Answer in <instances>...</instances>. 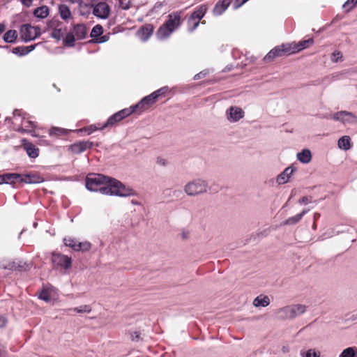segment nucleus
<instances>
[{
  "mask_svg": "<svg viewBox=\"0 0 357 357\" xmlns=\"http://www.w3.org/2000/svg\"><path fill=\"white\" fill-rule=\"evenodd\" d=\"M6 29V26L4 24L0 23V33L3 32Z\"/></svg>",
  "mask_w": 357,
  "mask_h": 357,
  "instance_id": "nucleus-59",
  "label": "nucleus"
},
{
  "mask_svg": "<svg viewBox=\"0 0 357 357\" xmlns=\"http://www.w3.org/2000/svg\"><path fill=\"white\" fill-rule=\"evenodd\" d=\"M40 29L38 26L24 24L20 29L21 38L25 42L34 40L40 35Z\"/></svg>",
  "mask_w": 357,
  "mask_h": 357,
  "instance_id": "nucleus-10",
  "label": "nucleus"
},
{
  "mask_svg": "<svg viewBox=\"0 0 357 357\" xmlns=\"http://www.w3.org/2000/svg\"><path fill=\"white\" fill-rule=\"evenodd\" d=\"M153 30V26L147 24L139 29L138 34L142 40H146L151 36Z\"/></svg>",
  "mask_w": 357,
  "mask_h": 357,
  "instance_id": "nucleus-20",
  "label": "nucleus"
},
{
  "mask_svg": "<svg viewBox=\"0 0 357 357\" xmlns=\"http://www.w3.org/2000/svg\"><path fill=\"white\" fill-rule=\"evenodd\" d=\"M160 96V91H155L151 94L144 97L140 102L135 105L131 107L133 112H136L137 109L139 112H142L148 109L151 105L155 103L156 99Z\"/></svg>",
  "mask_w": 357,
  "mask_h": 357,
  "instance_id": "nucleus-9",
  "label": "nucleus"
},
{
  "mask_svg": "<svg viewBox=\"0 0 357 357\" xmlns=\"http://www.w3.org/2000/svg\"><path fill=\"white\" fill-rule=\"evenodd\" d=\"M68 312H74L77 313H89L91 311V307L89 305H84L78 307L70 308L68 310Z\"/></svg>",
  "mask_w": 357,
  "mask_h": 357,
  "instance_id": "nucleus-29",
  "label": "nucleus"
},
{
  "mask_svg": "<svg viewBox=\"0 0 357 357\" xmlns=\"http://www.w3.org/2000/svg\"><path fill=\"white\" fill-rule=\"evenodd\" d=\"M59 12L61 19L63 20H68L72 17V13L69 7L65 4H61L59 6Z\"/></svg>",
  "mask_w": 357,
  "mask_h": 357,
  "instance_id": "nucleus-24",
  "label": "nucleus"
},
{
  "mask_svg": "<svg viewBox=\"0 0 357 357\" xmlns=\"http://www.w3.org/2000/svg\"><path fill=\"white\" fill-rule=\"evenodd\" d=\"M357 4V0H347L343 5V8L347 11H350Z\"/></svg>",
  "mask_w": 357,
  "mask_h": 357,
  "instance_id": "nucleus-39",
  "label": "nucleus"
},
{
  "mask_svg": "<svg viewBox=\"0 0 357 357\" xmlns=\"http://www.w3.org/2000/svg\"><path fill=\"white\" fill-rule=\"evenodd\" d=\"M71 3H77L79 8H89V3H84L82 0H68Z\"/></svg>",
  "mask_w": 357,
  "mask_h": 357,
  "instance_id": "nucleus-44",
  "label": "nucleus"
},
{
  "mask_svg": "<svg viewBox=\"0 0 357 357\" xmlns=\"http://www.w3.org/2000/svg\"><path fill=\"white\" fill-rule=\"evenodd\" d=\"M181 25V15L178 13H174L168 15L167 22L160 27L157 32L160 39L169 37L172 33Z\"/></svg>",
  "mask_w": 357,
  "mask_h": 357,
  "instance_id": "nucleus-3",
  "label": "nucleus"
},
{
  "mask_svg": "<svg viewBox=\"0 0 357 357\" xmlns=\"http://www.w3.org/2000/svg\"><path fill=\"white\" fill-rule=\"evenodd\" d=\"M312 197L305 196L299 199V203L301 204H307L311 203L312 202Z\"/></svg>",
  "mask_w": 357,
  "mask_h": 357,
  "instance_id": "nucleus-47",
  "label": "nucleus"
},
{
  "mask_svg": "<svg viewBox=\"0 0 357 357\" xmlns=\"http://www.w3.org/2000/svg\"><path fill=\"white\" fill-rule=\"evenodd\" d=\"M7 351L6 348L0 344V357H6Z\"/></svg>",
  "mask_w": 357,
  "mask_h": 357,
  "instance_id": "nucleus-52",
  "label": "nucleus"
},
{
  "mask_svg": "<svg viewBox=\"0 0 357 357\" xmlns=\"http://www.w3.org/2000/svg\"><path fill=\"white\" fill-rule=\"evenodd\" d=\"M210 187L206 181L195 178L188 182L183 187V191L189 197H197L206 194Z\"/></svg>",
  "mask_w": 357,
  "mask_h": 357,
  "instance_id": "nucleus-2",
  "label": "nucleus"
},
{
  "mask_svg": "<svg viewBox=\"0 0 357 357\" xmlns=\"http://www.w3.org/2000/svg\"><path fill=\"white\" fill-rule=\"evenodd\" d=\"M248 0H235L234 6V8H238L241 6H243L245 3H246Z\"/></svg>",
  "mask_w": 357,
  "mask_h": 357,
  "instance_id": "nucleus-50",
  "label": "nucleus"
},
{
  "mask_svg": "<svg viewBox=\"0 0 357 357\" xmlns=\"http://www.w3.org/2000/svg\"><path fill=\"white\" fill-rule=\"evenodd\" d=\"M342 57V54L339 52V51H335L333 54H332V57H331V60L333 61V62H337L339 61L340 60H341Z\"/></svg>",
  "mask_w": 357,
  "mask_h": 357,
  "instance_id": "nucleus-43",
  "label": "nucleus"
},
{
  "mask_svg": "<svg viewBox=\"0 0 357 357\" xmlns=\"http://www.w3.org/2000/svg\"><path fill=\"white\" fill-rule=\"evenodd\" d=\"M131 203L134 205H139L140 204L137 201L132 200Z\"/></svg>",
  "mask_w": 357,
  "mask_h": 357,
  "instance_id": "nucleus-60",
  "label": "nucleus"
},
{
  "mask_svg": "<svg viewBox=\"0 0 357 357\" xmlns=\"http://www.w3.org/2000/svg\"><path fill=\"white\" fill-rule=\"evenodd\" d=\"M207 10V6L203 4L196 8L191 13L187 22L188 29L189 31H194L198 27L199 23L203 24H206V21L201 22V20L204 17Z\"/></svg>",
  "mask_w": 357,
  "mask_h": 357,
  "instance_id": "nucleus-5",
  "label": "nucleus"
},
{
  "mask_svg": "<svg viewBox=\"0 0 357 357\" xmlns=\"http://www.w3.org/2000/svg\"><path fill=\"white\" fill-rule=\"evenodd\" d=\"M295 171L293 165H291V174L294 173V172Z\"/></svg>",
  "mask_w": 357,
  "mask_h": 357,
  "instance_id": "nucleus-62",
  "label": "nucleus"
},
{
  "mask_svg": "<svg viewBox=\"0 0 357 357\" xmlns=\"http://www.w3.org/2000/svg\"><path fill=\"white\" fill-rule=\"evenodd\" d=\"M77 40L75 35L73 32L67 33L65 39L64 43L66 45L69 47H73L75 45V41Z\"/></svg>",
  "mask_w": 357,
  "mask_h": 357,
  "instance_id": "nucleus-30",
  "label": "nucleus"
},
{
  "mask_svg": "<svg viewBox=\"0 0 357 357\" xmlns=\"http://www.w3.org/2000/svg\"><path fill=\"white\" fill-rule=\"evenodd\" d=\"M17 37V33L15 30H9L3 36V40L6 43H13L15 41Z\"/></svg>",
  "mask_w": 357,
  "mask_h": 357,
  "instance_id": "nucleus-28",
  "label": "nucleus"
},
{
  "mask_svg": "<svg viewBox=\"0 0 357 357\" xmlns=\"http://www.w3.org/2000/svg\"><path fill=\"white\" fill-rule=\"evenodd\" d=\"M356 349L354 347H349L344 349L340 357H355Z\"/></svg>",
  "mask_w": 357,
  "mask_h": 357,
  "instance_id": "nucleus-35",
  "label": "nucleus"
},
{
  "mask_svg": "<svg viewBox=\"0 0 357 357\" xmlns=\"http://www.w3.org/2000/svg\"><path fill=\"white\" fill-rule=\"evenodd\" d=\"M290 54V45L282 44L272 49L264 57V61L266 63H270L277 58L288 56Z\"/></svg>",
  "mask_w": 357,
  "mask_h": 357,
  "instance_id": "nucleus-6",
  "label": "nucleus"
},
{
  "mask_svg": "<svg viewBox=\"0 0 357 357\" xmlns=\"http://www.w3.org/2000/svg\"><path fill=\"white\" fill-rule=\"evenodd\" d=\"M306 310V307L301 304H296L291 305V317L298 316L304 313Z\"/></svg>",
  "mask_w": 357,
  "mask_h": 357,
  "instance_id": "nucleus-27",
  "label": "nucleus"
},
{
  "mask_svg": "<svg viewBox=\"0 0 357 357\" xmlns=\"http://www.w3.org/2000/svg\"><path fill=\"white\" fill-rule=\"evenodd\" d=\"M140 333L137 331H135L130 333V338L132 340L138 341L139 340Z\"/></svg>",
  "mask_w": 357,
  "mask_h": 357,
  "instance_id": "nucleus-51",
  "label": "nucleus"
},
{
  "mask_svg": "<svg viewBox=\"0 0 357 357\" xmlns=\"http://www.w3.org/2000/svg\"><path fill=\"white\" fill-rule=\"evenodd\" d=\"M156 163L159 166L165 167L167 165V161L165 158H158L156 160Z\"/></svg>",
  "mask_w": 357,
  "mask_h": 357,
  "instance_id": "nucleus-49",
  "label": "nucleus"
},
{
  "mask_svg": "<svg viewBox=\"0 0 357 357\" xmlns=\"http://www.w3.org/2000/svg\"><path fill=\"white\" fill-rule=\"evenodd\" d=\"M91 243L89 242L78 243L77 251H88L91 248Z\"/></svg>",
  "mask_w": 357,
  "mask_h": 357,
  "instance_id": "nucleus-40",
  "label": "nucleus"
},
{
  "mask_svg": "<svg viewBox=\"0 0 357 357\" xmlns=\"http://www.w3.org/2000/svg\"><path fill=\"white\" fill-rule=\"evenodd\" d=\"M134 113L133 109H132L131 107L130 108H126L122 109L112 116H111L106 123L100 128L104 129L107 127H112L115 126L118 122L123 120L124 118L128 116L131 114Z\"/></svg>",
  "mask_w": 357,
  "mask_h": 357,
  "instance_id": "nucleus-11",
  "label": "nucleus"
},
{
  "mask_svg": "<svg viewBox=\"0 0 357 357\" xmlns=\"http://www.w3.org/2000/svg\"><path fill=\"white\" fill-rule=\"evenodd\" d=\"M312 43H313L312 39L302 40V41L298 42V43H294V46H292L293 43H291V54L298 52L309 47Z\"/></svg>",
  "mask_w": 357,
  "mask_h": 357,
  "instance_id": "nucleus-18",
  "label": "nucleus"
},
{
  "mask_svg": "<svg viewBox=\"0 0 357 357\" xmlns=\"http://www.w3.org/2000/svg\"><path fill=\"white\" fill-rule=\"evenodd\" d=\"M112 178L100 174H89L86 178V188L93 192H100L103 195H108L109 192V183Z\"/></svg>",
  "mask_w": 357,
  "mask_h": 357,
  "instance_id": "nucleus-1",
  "label": "nucleus"
},
{
  "mask_svg": "<svg viewBox=\"0 0 357 357\" xmlns=\"http://www.w3.org/2000/svg\"><path fill=\"white\" fill-rule=\"evenodd\" d=\"M8 181H10V183H12V178H10L9 174L0 175V184L3 183H8Z\"/></svg>",
  "mask_w": 357,
  "mask_h": 357,
  "instance_id": "nucleus-45",
  "label": "nucleus"
},
{
  "mask_svg": "<svg viewBox=\"0 0 357 357\" xmlns=\"http://www.w3.org/2000/svg\"><path fill=\"white\" fill-rule=\"evenodd\" d=\"M290 312V309L289 307H284L280 308L277 312V315L279 319H285L288 317Z\"/></svg>",
  "mask_w": 357,
  "mask_h": 357,
  "instance_id": "nucleus-32",
  "label": "nucleus"
},
{
  "mask_svg": "<svg viewBox=\"0 0 357 357\" xmlns=\"http://www.w3.org/2000/svg\"><path fill=\"white\" fill-rule=\"evenodd\" d=\"M77 40L84 39L86 35L87 29L84 24H78L74 26L73 31Z\"/></svg>",
  "mask_w": 357,
  "mask_h": 357,
  "instance_id": "nucleus-19",
  "label": "nucleus"
},
{
  "mask_svg": "<svg viewBox=\"0 0 357 357\" xmlns=\"http://www.w3.org/2000/svg\"><path fill=\"white\" fill-rule=\"evenodd\" d=\"M20 115H21V112H20V111L15 109V110L13 112V116H14V117L20 116Z\"/></svg>",
  "mask_w": 357,
  "mask_h": 357,
  "instance_id": "nucleus-58",
  "label": "nucleus"
},
{
  "mask_svg": "<svg viewBox=\"0 0 357 357\" xmlns=\"http://www.w3.org/2000/svg\"><path fill=\"white\" fill-rule=\"evenodd\" d=\"M23 147L30 158H36L38 156L39 149L26 139L22 140Z\"/></svg>",
  "mask_w": 357,
  "mask_h": 357,
  "instance_id": "nucleus-16",
  "label": "nucleus"
},
{
  "mask_svg": "<svg viewBox=\"0 0 357 357\" xmlns=\"http://www.w3.org/2000/svg\"><path fill=\"white\" fill-rule=\"evenodd\" d=\"M21 1L24 5L26 6H30L32 3L33 0H21Z\"/></svg>",
  "mask_w": 357,
  "mask_h": 357,
  "instance_id": "nucleus-56",
  "label": "nucleus"
},
{
  "mask_svg": "<svg viewBox=\"0 0 357 357\" xmlns=\"http://www.w3.org/2000/svg\"><path fill=\"white\" fill-rule=\"evenodd\" d=\"M231 0H219L215 5L213 9V13L214 15H222L229 7Z\"/></svg>",
  "mask_w": 357,
  "mask_h": 357,
  "instance_id": "nucleus-17",
  "label": "nucleus"
},
{
  "mask_svg": "<svg viewBox=\"0 0 357 357\" xmlns=\"http://www.w3.org/2000/svg\"><path fill=\"white\" fill-rule=\"evenodd\" d=\"M226 115L229 122L234 123L243 118L244 112L241 107L231 106L227 110Z\"/></svg>",
  "mask_w": 357,
  "mask_h": 357,
  "instance_id": "nucleus-13",
  "label": "nucleus"
},
{
  "mask_svg": "<svg viewBox=\"0 0 357 357\" xmlns=\"http://www.w3.org/2000/svg\"><path fill=\"white\" fill-rule=\"evenodd\" d=\"M8 266H9V267H8V268H13V266H11V265H9ZM4 268H7V267H6V266H4Z\"/></svg>",
  "mask_w": 357,
  "mask_h": 357,
  "instance_id": "nucleus-63",
  "label": "nucleus"
},
{
  "mask_svg": "<svg viewBox=\"0 0 357 357\" xmlns=\"http://www.w3.org/2000/svg\"><path fill=\"white\" fill-rule=\"evenodd\" d=\"M351 116V113L345 112V111H341L335 113L333 115V119L336 121H340L344 122V116Z\"/></svg>",
  "mask_w": 357,
  "mask_h": 357,
  "instance_id": "nucleus-33",
  "label": "nucleus"
},
{
  "mask_svg": "<svg viewBox=\"0 0 357 357\" xmlns=\"http://www.w3.org/2000/svg\"><path fill=\"white\" fill-rule=\"evenodd\" d=\"M204 75H205V74H204V73H198V74H197V75H195V77H194V79H195V80H197V79H200V78L203 77Z\"/></svg>",
  "mask_w": 357,
  "mask_h": 357,
  "instance_id": "nucleus-57",
  "label": "nucleus"
},
{
  "mask_svg": "<svg viewBox=\"0 0 357 357\" xmlns=\"http://www.w3.org/2000/svg\"><path fill=\"white\" fill-rule=\"evenodd\" d=\"M180 192H181V191H179V190H178V191H177V190H175V191L174 192V194H176V193H180Z\"/></svg>",
  "mask_w": 357,
  "mask_h": 357,
  "instance_id": "nucleus-64",
  "label": "nucleus"
},
{
  "mask_svg": "<svg viewBox=\"0 0 357 357\" xmlns=\"http://www.w3.org/2000/svg\"><path fill=\"white\" fill-rule=\"evenodd\" d=\"M33 15L38 18H45L49 15V8L46 6H43L35 9Z\"/></svg>",
  "mask_w": 357,
  "mask_h": 357,
  "instance_id": "nucleus-26",
  "label": "nucleus"
},
{
  "mask_svg": "<svg viewBox=\"0 0 357 357\" xmlns=\"http://www.w3.org/2000/svg\"><path fill=\"white\" fill-rule=\"evenodd\" d=\"M290 167H287L281 174L276 178V183L278 185L287 183L290 178V172H289Z\"/></svg>",
  "mask_w": 357,
  "mask_h": 357,
  "instance_id": "nucleus-23",
  "label": "nucleus"
},
{
  "mask_svg": "<svg viewBox=\"0 0 357 357\" xmlns=\"http://www.w3.org/2000/svg\"><path fill=\"white\" fill-rule=\"evenodd\" d=\"M270 304V298L268 296L260 295L253 301L255 307H266Z\"/></svg>",
  "mask_w": 357,
  "mask_h": 357,
  "instance_id": "nucleus-22",
  "label": "nucleus"
},
{
  "mask_svg": "<svg viewBox=\"0 0 357 357\" xmlns=\"http://www.w3.org/2000/svg\"><path fill=\"white\" fill-rule=\"evenodd\" d=\"M181 235L182 239L186 240L188 238V237L190 236V232L188 231H182Z\"/></svg>",
  "mask_w": 357,
  "mask_h": 357,
  "instance_id": "nucleus-55",
  "label": "nucleus"
},
{
  "mask_svg": "<svg viewBox=\"0 0 357 357\" xmlns=\"http://www.w3.org/2000/svg\"><path fill=\"white\" fill-rule=\"evenodd\" d=\"M67 130L58 127H54L50 130V135L61 136L67 134Z\"/></svg>",
  "mask_w": 357,
  "mask_h": 357,
  "instance_id": "nucleus-31",
  "label": "nucleus"
},
{
  "mask_svg": "<svg viewBox=\"0 0 357 357\" xmlns=\"http://www.w3.org/2000/svg\"><path fill=\"white\" fill-rule=\"evenodd\" d=\"M51 36L52 38L59 40L63 36V31L60 28H56L52 31Z\"/></svg>",
  "mask_w": 357,
  "mask_h": 357,
  "instance_id": "nucleus-38",
  "label": "nucleus"
},
{
  "mask_svg": "<svg viewBox=\"0 0 357 357\" xmlns=\"http://www.w3.org/2000/svg\"><path fill=\"white\" fill-rule=\"evenodd\" d=\"M102 33V26L101 25H96L91 31V37L96 38Z\"/></svg>",
  "mask_w": 357,
  "mask_h": 357,
  "instance_id": "nucleus-34",
  "label": "nucleus"
},
{
  "mask_svg": "<svg viewBox=\"0 0 357 357\" xmlns=\"http://www.w3.org/2000/svg\"><path fill=\"white\" fill-rule=\"evenodd\" d=\"M337 144L340 149L349 150L351 148V138L349 136H343L339 139Z\"/></svg>",
  "mask_w": 357,
  "mask_h": 357,
  "instance_id": "nucleus-25",
  "label": "nucleus"
},
{
  "mask_svg": "<svg viewBox=\"0 0 357 357\" xmlns=\"http://www.w3.org/2000/svg\"><path fill=\"white\" fill-rule=\"evenodd\" d=\"M7 319L4 316H0V328L6 326L7 324Z\"/></svg>",
  "mask_w": 357,
  "mask_h": 357,
  "instance_id": "nucleus-53",
  "label": "nucleus"
},
{
  "mask_svg": "<svg viewBox=\"0 0 357 357\" xmlns=\"http://www.w3.org/2000/svg\"><path fill=\"white\" fill-rule=\"evenodd\" d=\"M307 211L308 210H303L301 213L291 217V223L298 222Z\"/></svg>",
  "mask_w": 357,
  "mask_h": 357,
  "instance_id": "nucleus-42",
  "label": "nucleus"
},
{
  "mask_svg": "<svg viewBox=\"0 0 357 357\" xmlns=\"http://www.w3.org/2000/svg\"><path fill=\"white\" fill-rule=\"evenodd\" d=\"M36 46V45L24 46V50H26V54H29V52L33 51L35 49Z\"/></svg>",
  "mask_w": 357,
  "mask_h": 357,
  "instance_id": "nucleus-54",
  "label": "nucleus"
},
{
  "mask_svg": "<svg viewBox=\"0 0 357 357\" xmlns=\"http://www.w3.org/2000/svg\"><path fill=\"white\" fill-rule=\"evenodd\" d=\"M298 160L304 164L309 163L312 160V153L309 149H303L297 153Z\"/></svg>",
  "mask_w": 357,
  "mask_h": 357,
  "instance_id": "nucleus-21",
  "label": "nucleus"
},
{
  "mask_svg": "<svg viewBox=\"0 0 357 357\" xmlns=\"http://www.w3.org/2000/svg\"><path fill=\"white\" fill-rule=\"evenodd\" d=\"M93 146V142L89 140L79 141L72 144L70 146L71 151L75 154H79L87 149H91Z\"/></svg>",
  "mask_w": 357,
  "mask_h": 357,
  "instance_id": "nucleus-14",
  "label": "nucleus"
},
{
  "mask_svg": "<svg viewBox=\"0 0 357 357\" xmlns=\"http://www.w3.org/2000/svg\"><path fill=\"white\" fill-rule=\"evenodd\" d=\"M64 243L66 246H69L74 250L77 251L78 243L75 239L64 238Z\"/></svg>",
  "mask_w": 357,
  "mask_h": 357,
  "instance_id": "nucleus-36",
  "label": "nucleus"
},
{
  "mask_svg": "<svg viewBox=\"0 0 357 357\" xmlns=\"http://www.w3.org/2000/svg\"><path fill=\"white\" fill-rule=\"evenodd\" d=\"M13 53L15 54L18 56H24L26 54V50H24V46L22 47H17L13 49Z\"/></svg>",
  "mask_w": 357,
  "mask_h": 357,
  "instance_id": "nucleus-41",
  "label": "nucleus"
},
{
  "mask_svg": "<svg viewBox=\"0 0 357 357\" xmlns=\"http://www.w3.org/2000/svg\"><path fill=\"white\" fill-rule=\"evenodd\" d=\"M89 7L93 8V13L97 17L107 19L109 16L110 7L105 2L96 3V1H92Z\"/></svg>",
  "mask_w": 357,
  "mask_h": 357,
  "instance_id": "nucleus-7",
  "label": "nucleus"
},
{
  "mask_svg": "<svg viewBox=\"0 0 357 357\" xmlns=\"http://www.w3.org/2000/svg\"><path fill=\"white\" fill-rule=\"evenodd\" d=\"M39 298L46 302L50 301L52 299L50 291L49 289H43L40 294Z\"/></svg>",
  "mask_w": 357,
  "mask_h": 357,
  "instance_id": "nucleus-37",
  "label": "nucleus"
},
{
  "mask_svg": "<svg viewBox=\"0 0 357 357\" xmlns=\"http://www.w3.org/2000/svg\"><path fill=\"white\" fill-rule=\"evenodd\" d=\"M109 185V192L107 195L126 197L137 195L135 190L125 185L123 183L115 178H112Z\"/></svg>",
  "mask_w": 357,
  "mask_h": 357,
  "instance_id": "nucleus-4",
  "label": "nucleus"
},
{
  "mask_svg": "<svg viewBox=\"0 0 357 357\" xmlns=\"http://www.w3.org/2000/svg\"><path fill=\"white\" fill-rule=\"evenodd\" d=\"M36 123L33 121H29V120H24V118H23V121L22 122V126H19L16 130L20 132H26L29 133L33 137H36L37 135L36 134L35 128H36Z\"/></svg>",
  "mask_w": 357,
  "mask_h": 357,
  "instance_id": "nucleus-15",
  "label": "nucleus"
},
{
  "mask_svg": "<svg viewBox=\"0 0 357 357\" xmlns=\"http://www.w3.org/2000/svg\"><path fill=\"white\" fill-rule=\"evenodd\" d=\"M304 357H319V353L316 352L313 349H309Z\"/></svg>",
  "mask_w": 357,
  "mask_h": 357,
  "instance_id": "nucleus-46",
  "label": "nucleus"
},
{
  "mask_svg": "<svg viewBox=\"0 0 357 357\" xmlns=\"http://www.w3.org/2000/svg\"><path fill=\"white\" fill-rule=\"evenodd\" d=\"M52 261L55 267L68 269L71 266V259L63 255L53 253Z\"/></svg>",
  "mask_w": 357,
  "mask_h": 357,
  "instance_id": "nucleus-12",
  "label": "nucleus"
},
{
  "mask_svg": "<svg viewBox=\"0 0 357 357\" xmlns=\"http://www.w3.org/2000/svg\"><path fill=\"white\" fill-rule=\"evenodd\" d=\"M163 90H164V89H160L158 90V91H160V96L162 95L164 93Z\"/></svg>",
  "mask_w": 357,
  "mask_h": 357,
  "instance_id": "nucleus-61",
  "label": "nucleus"
},
{
  "mask_svg": "<svg viewBox=\"0 0 357 357\" xmlns=\"http://www.w3.org/2000/svg\"><path fill=\"white\" fill-rule=\"evenodd\" d=\"M98 129V128L96 126H93V125H91V126L84 128V130L86 132H87L88 135L91 134L92 132H93L94 131L97 130Z\"/></svg>",
  "mask_w": 357,
  "mask_h": 357,
  "instance_id": "nucleus-48",
  "label": "nucleus"
},
{
  "mask_svg": "<svg viewBox=\"0 0 357 357\" xmlns=\"http://www.w3.org/2000/svg\"><path fill=\"white\" fill-rule=\"evenodd\" d=\"M12 178V183L20 181L25 183H40L43 179L37 174H20L16 173L9 174Z\"/></svg>",
  "mask_w": 357,
  "mask_h": 357,
  "instance_id": "nucleus-8",
  "label": "nucleus"
}]
</instances>
